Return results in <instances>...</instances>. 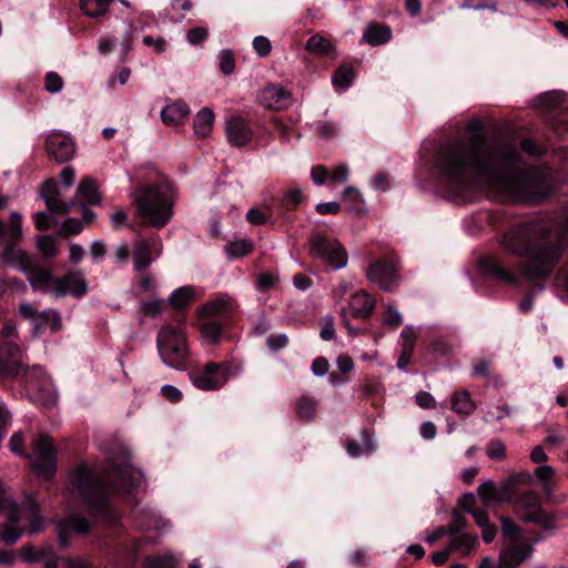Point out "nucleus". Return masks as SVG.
Segmentation results:
<instances>
[{
  "label": "nucleus",
  "instance_id": "f257e3e1",
  "mask_svg": "<svg viewBox=\"0 0 568 568\" xmlns=\"http://www.w3.org/2000/svg\"><path fill=\"white\" fill-rule=\"evenodd\" d=\"M508 143L487 144L485 136L457 139L442 145L436 165L456 192L480 187L503 202L537 203L550 193L545 179L520 165Z\"/></svg>",
  "mask_w": 568,
  "mask_h": 568
},
{
  "label": "nucleus",
  "instance_id": "f03ea898",
  "mask_svg": "<svg viewBox=\"0 0 568 568\" xmlns=\"http://www.w3.org/2000/svg\"><path fill=\"white\" fill-rule=\"evenodd\" d=\"M500 245L510 255L526 256L520 264L525 278L530 282L547 278L568 248V212L556 234L544 223H524L508 230Z\"/></svg>",
  "mask_w": 568,
  "mask_h": 568
},
{
  "label": "nucleus",
  "instance_id": "7ed1b4c3",
  "mask_svg": "<svg viewBox=\"0 0 568 568\" xmlns=\"http://www.w3.org/2000/svg\"><path fill=\"white\" fill-rule=\"evenodd\" d=\"M142 477L128 462L113 463L103 469L80 465L70 474V483L91 511L104 515L109 510L111 490L129 491L141 484Z\"/></svg>",
  "mask_w": 568,
  "mask_h": 568
},
{
  "label": "nucleus",
  "instance_id": "20e7f679",
  "mask_svg": "<svg viewBox=\"0 0 568 568\" xmlns=\"http://www.w3.org/2000/svg\"><path fill=\"white\" fill-rule=\"evenodd\" d=\"M0 515L8 519L2 526L1 538L7 545H13L22 536L23 528L16 525L23 524L30 535L43 528L40 507L33 498H27L21 505H17L11 495L0 488Z\"/></svg>",
  "mask_w": 568,
  "mask_h": 568
},
{
  "label": "nucleus",
  "instance_id": "39448f33",
  "mask_svg": "<svg viewBox=\"0 0 568 568\" xmlns=\"http://www.w3.org/2000/svg\"><path fill=\"white\" fill-rule=\"evenodd\" d=\"M133 196L144 225L161 229L169 223L173 213V195L168 185H141L135 189Z\"/></svg>",
  "mask_w": 568,
  "mask_h": 568
},
{
  "label": "nucleus",
  "instance_id": "423d86ee",
  "mask_svg": "<svg viewBox=\"0 0 568 568\" xmlns=\"http://www.w3.org/2000/svg\"><path fill=\"white\" fill-rule=\"evenodd\" d=\"M156 346L162 362L176 371L189 368L190 351L185 333L180 327L163 326L156 337Z\"/></svg>",
  "mask_w": 568,
  "mask_h": 568
},
{
  "label": "nucleus",
  "instance_id": "0eeeda50",
  "mask_svg": "<svg viewBox=\"0 0 568 568\" xmlns=\"http://www.w3.org/2000/svg\"><path fill=\"white\" fill-rule=\"evenodd\" d=\"M22 235V215L19 212H11L10 224L6 232V246L0 253V262L22 273H31L32 263L28 254L17 246Z\"/></svg>",
  "mask_w": 568,
  "mask_h": 568
},
{
  "label": "nucleus",
  "instance_id": "6e6552de",
  "mask_svg": "<svg viewBox=\"0 0 568 568\" xmlns=\"http://www.w3.org/2000/svg\"><path fill=\"white\" fill-rule=\"evenodd\" d=\"M516 514L524 523H532L546 530L555 529L556 517L541 508L540 496L532 490L523 493L516 504Z\"/></svg>",
  "mask_w": 568,
  "mask_h": 568
},
{
  "label": "nucleus",
  "instance_id": "1a4fd4ad",
  "mask_svg": "<svg viewBox=\"0 0 568 568\" xmlns=\"http://www.w3.org/2000/svg\"><path fill=\"white\" fill-rule=\"evenodd\" d=\"M310 254L325 261L335 270L344 268L348 261L343 245L337 240L322 233H312L310 236Z\"/></svg>",
  "mask_w": 568,
  "mask_h": 568
},
{
  "label": "nucleus",
  "instance_id": "9d476101",
  "mask_svg": "<svg viewBox=\"0 0 568 568\" xmlns=\"http://www.w3.org/2000/svg\"><path fill=\"white\" fill-rule=\"evenodd\" d=\"M31 467L42 477L50 478L57 469V450L52 439L47 435H39L32 443Z\"/></svg>",
  "mask_w": 568,
  "mask_h": 568
},
{
  "label": "nucleus",
  "instance_id": "9b49d317",
  "mask_svg": "<svg viewBox=\"0 0 568 568\" xmlns=\"http://www.w3.org/2000/svg\"><path fill=\"white\" fill-rule=\"evenodd\" d=\"M231 374V366L225 362H210L189 375L191 383L201 390H215L223 387Z\"/></svg>",
  "mask_w": 568,
  "mask_h": 568
},
{
  "label": "nucleus",
  "instance_id": "f8f14e48",
  "mask_svg": "<svg viewBox=\"0 0 568 568\" xmlns=\"http://www.w3.org/2000/svg\"><path fill=\"white\" fill-rule=\"evenodd\" d=\"M18 314L21 318L30 322L34 334L45 328H50L51 332L57 333L62 327L61 315L54 308H45L39 312L37 307L30 303L22 301L19 304Z\"/></svg>",
  "mask_w": 568,
  "mask_h": 568
},
{
  "label": "nucleus",
  "instance_id": "ddd939ff",
  "mask_svg": "<svg viewBox=\"0 0 568 568\" xmlns=\"http://www.w3.org/2000/svg\"><path fill=\"white\" fill-rule=\"evenodd\" d=\"M399 267L394 260L381 258L366 270L368 281L377 284L383 291H393L399 282Z\"/></svg>",
  "mask_w": 568,
  "mask_h": 568
},
{
  "label": "nucleus",
  "instance_id": "4468645a",
  "mask_svg": "<svg viewBox=\"0 0 568 568\" xmlns=\"http://www.w3.org/2000/svg\"><path fill=\"white\" fill-rule=\"evenodd\" d=\"M23 351L16 341H6L0 344V375H27L29 368L22 362Z\"/></svg>",
  "mask_w": 568,
  "mask_h": 568
},
{
  "label": "nucleus",
  "instance_id": "2eb2a0df",
  "mask_svg": "<svg viewBox=\"0 0 568 568\" xmlns=\"http://www.w3.org/2000/svg\"><path fill=\"white\" fill-rule=\"evenodd\" d=\"M45 149L48 154L59 163L70 161L75 151L72 139L60 131H52L48 134Z\"/></svg>",
  "mask_w": 568,
  "mask_h": 568
},
{
  "label": "nucleus",
  "instance_id": "dca6fc26",
  "mask_svg": "<svg viewBox=\"0 0 568 568\" xmlns=\"http://www.w3.org/2000/svg\"><path fill=\"white\" fill-rule=\"evenodd\" d=\"M87 292L88 285L80 271H70L53 281V293L55 296L70 294L74 297H81Z\"/></svg>",
  "mask_w": 568,
  "mask_h": 568
},
{
  "label": "nucleus",
  "instance_id": "f3484780",
  "mask_svg": "<svg viewBox=\"0 0 568 568\" xmlns=\"http://www.w3.org/2000/svg\"><path fill=\"white\" fill-rule=\"evenodd\" d=\"M532 551V546L527 541L507 542L499 554L501 568H518Z\"/></svg>",
  "mask_w": 568,
  "mask_h": 568
},
{
  "label": "nucleus",
  "instance_id": "a211bd4d",
  "mask_svg": "<svg viewBox=\"0 0 568 568\" xmlns=\"http://www.w3.org/2000/svg\"><path fill=\"white\" fill-rule=\"evenodd\" d=\"M260 103L270 110H285L292 104V93L280 84H270L261 90Z\"/></svg>",
  "mask_w": 568,
  "mask_h": 568
},
{
  "label": "nucleus",
  "instance_id": "6ab92c4d",
  "mask_svg": "<svg viewBox=\"0 0 568 568\" xmlns=\"http://www.w3.org/2000/svg\"><path fill=\"white\" fill-rule=\"evenodd\" d=\"M227 141L233 146L246 145L253 136L251 125L241 116H231L225 123Z\"/></svg>",
  "mask_w": 568,
  "mask_h": 568
},
{
  "label": "nucleus",
  "instance_id": "aec40b11",
  "mask_svg": "<svg viewBox=\"0 0 568 568\" xmlns=\"http://www.w3.org/2000/svg\"><path fill=\"white\" fill-rule=\"evenodd\" d=\"M303 201V191L300 187H292L283 191L277 203L266 206L271 213H275L278 219L287 220L286 212L294 211Z\"/></svg>",
  "mask_w": 568,
  "mask_h": 568
},
{
  "label": "nucleus",
  "instance_id": "412c9836",
  "mask_svg": "<svg viewBox=\"0 0 568 568\" xmlns=\"http://www.w3.org/2000/svg\"><path fill=\"white\" fill-rule=\"evenodd\" d=\"M41 196L48 210L58 214H68L75 204L73 201L68 203L61 200L54 181H47L42 184Z\"/></svg>",
  "mask_w": 568,
  "mask_h": 568
},
{
  "label": "nucleus",
  "instance_id": "4be33fe9",
  "mask_svg": "<svg viewBox=\"0 0 568 568\" xmlns=\"http://www.w3.org/2000/svg\"><path fill=\"white\" fill-rule=\"evenodd\" d=\"M478 264L481 272L488 277L504 283L517 284L515 274L505 268L496 257L483 256Z\"/></svg>",
  "mask_w": 568,
  "mask_h": 568
},
{
  "label": "nucleus",
  "instance_id": "5701e85b",
  "mask_svg": "<svg viewBox=\"0 0 568 568\" xmlns=\"http://www.w3.org/2000/svg\"><path fill=\"white\" fill-rule=\"evenodd\" d=\"M376 306L375 298L366 291L361 290L351 296L348 311L353 317L367 318Z\"/></svg>",
  "mask_w": 568,
  "mask_h": 568
},
{
  "label": "nucleus",
  "instance_id": "b1692460",
  "mask_svg": "<svg viewBox=\"0 0 568 568\" xmlns=\"http://www.w3.org/2000/svg\"><path fill=\"white\" fill-rule=\"evenodd\" d=\"M161 244L156 240H139L133 246V262L138 272H141L150 266L152 263L151 251L155 250L160 254Z\"/></svg>",
  "mask_w": 568,
  "mask_h": 568
},
{
  "label": "nucleus",
  "instance_id": "393cba45",
  "mask_svg": "<svg viewBox=\"0 0 568 568\" xmlns=\"http://www.w3.org/2000/svg\"><path fill=\"white\" fill-rule=\"evenodd\" d=\"M21 556L27 562L42 561L44 568H57L58 557L51 545L43 546L38 550L30 545H26L21 549Z\"/></svg>",
  "mask_w": 568,
  "mask_h": 568
},
{
  "label": "nucleus",
  "instance_id": "a878e982",
  "mask_svg": "<svg viewBox=\"0 0 568 568\" xmlns=\"http://www.w3.org/2000/svg\"><path fill=\"white\" fill-rule=\"evenodd\" d=\"M89 521L80 516H70L58 525V537L62 547L69 542V537L72 532L87 534L89 531Z\"/></svg>",
  "mask_w": 568,
  "mask_h": 568
},
{
  "label": "nucleus",
  "instance_id": "bb28decb",
  "mask_svg": "<svg viewBox=\"0 0 568 568\" xmlns=\"http://www.w3.org/2000/svg\"><path fill=\"white\" fill-rule=\"evenodd\" d=\"M477 491L484 505H488L493 501L501 503L509 498V483L497 487L493 480H486L478 486Z\"/></svg>",
  "mask_w": 568,
  "mask_h": 568
},
{
  "label": "nucleus",
  "instance_id": "cd10ccee",
  "mask_svg": "<svg viewBox=\"0 0 568 568\" xmlns=\"http://www.w3.org/2000/svg\"><path fill=\"white\" fill-rule=\"evenodd\" d=\"M392 39V29L384 23L369 22L364 29L362 40L372 47L387 43Z\"/></svg>",
  "mask_w": 568,
  "mask_h": 568
},
{
  "label": "nucleus",
  "instance_id": "c85d7f7f",
  "mask_svg": "<svg viewBox=\"0 0 568 568\" xmlns=\"http://www.w3.org/2000/svg\"><path fill=\"white\" fill-rule=\"evenodd\" d=\"M190 114V108L186 103L178 100L165 105L161 111V119L166 125H179L183 123Z\"/></svg>",
  "mask_w": 568,
  "mask_h": 568
},
{
  "label": "nucleus",
  "instance_id": "c756f323",
  "mask_svg": "<svg viewBox=\"0 0 568 568\" xmlns=\"http://www.w3.org/2000/svg\"><path fill=\"white\" fill-rule=\"evenodd\" d=\"M77 196L84 201L83 204L100 205L101 195L98 190V183L94 179L85 176L78 185Z\"/></svg>",
  "mask_w": 568,
  "mask_h": 568
},
{
  "label": "nucleus",
  "instance_id": "7c9ffc66",
  "mask_svg": "<svg viewBox=\"0 0 568 568\" xmlns=\"http://www.w3.org/2000/svg\"><path fill=\"white\" fill-rule=\"evenodd\" d=\"M233 311V304L230 297H220L205 303L199 311L200 317H206L229 314Z\"/></svg>",
  "mask_w": 568,
  "mask_h": 568
},
{
  "label": "nucleus",
  "instance_id": "2f4dec72",
  "mask_svg": "<svg viewBox=\"0 0 568 568\" xmlns=\"http://www.w3.org/2000/svg\"><path fill=\"white\" fill-rule=\"evenodd\" d=\"M213 123H214L213 111L209 108L201 109L194 118V122H193L194 133L199 138L207 136L213 129Z\"/></svg>",
  "mask_w": 568,
  "mask_h": 568
},
{
  "label": "nucleus",
  "instance_id": "473e14b6",
  "mask_svg": "<svg viewBox=\"0 0 568 568\" xmlns=\"http://www.w3.org/2000/svg\"><path fill=\"white\" fill-rule=\"evenodd\" d=\"M361 435L363 438V445L358 444L354 439H348L345 444V448L348 455L352 457H359L365 454H371L375 449L369 432L367 429H362Z\"/></svg>",
  "mask_w": 568,
  "mask_h": 568
},
{
  "label": "nucleus",
  "instance_id": "72a5a7b5",
  "mask_svg": "<svg viewBox=\"0 0 568 568\" xmlns=\"http://www.w3.org/2000/svg\"><path fill=\"white\" fill-rule=\"evenodd\" d=\"M449 536L450 538L447 544V548L450 552L464 550L465 554H469L478 544L477 537L469 534H456Z\"/></svg>",
  "mask_w": 568,
  "mask_h": 568
},
{
  "label": "nucleus",
  "instance_id": "f704fd0d",
  "mask_svg": "<svg viewBox=\"0 0 568 568\" xmlns=\"http://www.w3.org/2000/svg\"><path fill=\"white\" fill-rule=\"evenodd\" d=\"M476 406L468 390H459L452 396V409L457 414L470 415Z\"/></svg>",
  "mask_w": 568,
  "mask_h": 568
},
{
  "label": "nucleus",
  "instance_id": "c9c22d12",
  "mask_svg": "<svg viewBox=\"0 0 568 568\" xmlns=\"http://www.w3.org/2000/svg\"><path fill=\"white\" fill-rule=\"evenodd\" d=\"M114 0H80L82 12L90 18H98L108 12Z\"/></svg>",
  "mask_w": 568,
  "mask_h": 568
},
{
  "label": "nucleus",
  "instance_id": "e433bc0d",
  "mask_svg": "<svg viewBox=\"0 0 568 568\" xmlns=\"http://www.w3.org/2000/svg\"><path fill=\"white\" fill-rule=\"evenodd\" d=\"M31 275V278L29 280L30 285L33 290H40L45 292L50 284H53V281L55 278L52 277V274L49 270L45 268H39L36 270L32 266V272L28 273Z\"/></svg>",
  "mask_w": 568,
  "mask_h": 568
},
{
  "label": "nucleus",
  "instance_id": "4c0bfd02",
  "mask_svg": "<svg viewBox=\"0 0 568 568\" xmlns=\"http://www.w3.org/2000/svg\"><path fill=\"white\" fill-rule=\"evenodd\" d=\"M194 300V290L192 286H182L175 290L170 296V304L181 310L187 306Z\"/></svg>",
  "mask_w": 568,
  "mask_h": 568
},
{
  "label": "nucleus",
  "instance_id": "58836bf2",
  "mask_svg": "<svg viewBox=\"0 0 568 568\" xmlns=\"http://www.w3.org/2000/svg\"><path fill=\"white\" fill-rule=\"evenodd\" d=\"M317 402L313 397L302 396L296 404V414L298 418L310 422L316 413Z\"/></svg>",
  "mask_w": 568,
  "mask_h": 568
},
{
  "label": "nucleus",
  "instance_id": "ea45409f",
  "mask_svg": "<svg viewBox=\"0 0 568 568\" xmlns=\"http://www.w3.org/2000/svg\"><path fill=\"white\" fill-rule=\"evenodd\" d=\"M306 50L317 54H328L334 51V45L326 38L314 34L307 41L305 45Z\"/></svg>",
  "mask_w": 568,
  "mask_h": 568
},
{
  "label": "nucleus",
  "instance_id": "a19ab883",
  "mask_svg": "<svg viewBox=\"0 0 568 568\" xmlns=\"http://www.w3.org/2000/svg\"><path fill=\"white\" fill-rule=\"evenodd\" d=\"M253 243L247 239L229 242L225 245V252L232 258L243 257L253 250Z\"/></svg>",
  "mask_w": 568,
  "mask_h": 568
},
{
  "label": "nucleus",
  "instance_id": "79ce46f5",
  "mask_svg": "<svg viewBox=\"0 0 568 568\" xmlns=\"http://www.w3.org/2000/svg\"><path fill=\"white\" fill-rule=\"evenodd\" d=\"M200 329L202 336L211 343L215 344L220 341L222 327L219 322L210 318L204 320L200 326Z\"/></svg>",
  "mask_w": 568,
  "mask_h": 568
},
{
  "label": "nucleus",
  "instance_id": "37998d69",
  "mask_svg": "<svg viewBox=\"0 0 568 568\" xmlns=\"http://www.w3.org/2000/svg\"><path fill=\"white\" fill-rule=\"evenodd\" d=\"M354 80V69L347 65H341L333 74L332 81L335 87L348 88Z\"/></svg>",
  "mask_w": 568,
  "mask_h": 568
},
{
  "label": "nucleus",
  "instance_id": "c03bdc74",
  "mask_svg": "<svg viewBox=\"0 0 568 568\" xmlns=\"http://www.w3.org/2000/svg\"><path fill=\"white\" fill-rule=\"evenodd\" d=\"M165 306V302L162 298H156L152 301H142L140 303V312L148 317H155L160 313H162Z\"/></svg>",
  "mask_w": 568,
  "mask_h": 568
},
{
  "label": "nucleus",
  "instance_id": "a18cd8bd",
  "mask_svg": "<svg viewBox=\"0 0 568 568\" xmlns=\"http://www.w3.org/2000/svg\"><path fill=\"white\" fill-rule=\"evenodd\" d=\"M343 199L351 203L349 210L361 212L364 201L361 192L354 186H347L343 192Z\"/></svg>",
  "mask_w": 568,
  "mask_h": 568
},
{
  "label": "nucleus",
  "instance_id": "49530a36",
  "mask_svg": "<svg viewBox=\"0 0 568 568\" xmlns=\"http://www.w3.org/2000/svg\"><path fill=\"white\" fill-rule=\"evenodd\" d=\"M37 247L45 257H52L58 253L55 240L50 235L39 236L37 240Z\"/></svg>",
  "mask_w": 568,
  "mask_h": 568
},
{
  "label": "nucleus",
  "instance_id": "de8ad7c7",
  "mask_svg": "<svg viewBox=\"0 0 568 568\" xmlns=\"http://www.w3.org/2000/svg\"><path fill=\"white\" fill-rule=\"evenodd\" d=\"M501 521V532L505 537L509 538L508 542H520V529L519 527L509 518L503 517Z\"/></svg>",
  "mask_w": 568,
  "mask_h": 568
},
{
  "label": "nucleus",
  "instance_id": "09e8293b",
  "mask_svg": "<svg viewBox=\"0 0 568 568\" xmlns=\"http://www.w3.org/2000/svg\"><path fill=\"white\" fill-rule=\"evenodd\" d=\"M63 84V79L57 72L50 71L44 77V89L51 94L59 93Z\"/></svg>",
  "mask_w": 568,
  "mask_h": 568
},
{
  "label": "nucleus",
  "instance_id": "8fccbe9b",
  "mask_svg": "<svg viewBox=\"0 0 568 568\" xmlns=\"http://www.w3.org/2000/svg\"><path fill=\"white\" fill-rule=\"evenodd\" d=\"M462 9H471V10H490L493 12L497 11V2L495 0H463L460 4Z\"/></svg>",
  "mask_w": 568,
  "mask_h": 568
},
{
  "label": "nucleus",
  "instance_id": "3c124183",
  "mask_svg": "<svg viewBox=\"0 0 568 568\" xmlns=\"http://www.w3.org/2000/svg\"><path fill=\"white\" fill-rule=\"evenodd\" d=\"M145 568H175L172 557L153 556L144 559Z\"/></svg>",
  "mask_w": 568,
  "mask_h": 568
},
{
  "label": "nucleus",
  "instance_id": "603ef678",
  "mask_svg": "<svg viewBox=\"0 0 568 568\" xmlns=\"http://www.w3.org/2000/svg\"><path fill=\"white\" fill-rule=\"evenodd\" d=\"M266 206H267V204H265V210L267 211V213H264L260 209H256V207L250 209L246 213L247 222H250L253 225L265 224L268 221V219L274 214V213H271L266 209Z\"/></svg>",
  "mask_w": 568,
  "mask_h": 568
},
{
  "label": "nucleus",
  "instance_id": "864d4df0",
  "mask_svg": "<svg viewBox=\"0 0 568 568\" xmlns=\"http://www.w3.org/2000/svg\"><path fill=\"white\" fill-rule=\"evenodd\" d=\"M219 61H220V70L224 74H231L233 73L235 69V60L232 51L230 50H222L219 54Z\"/></svg>",
  "mask_w": 568,
  "mask_h": 568
},
{
  "label": "nucleus",
  "instance_id": "5fc2aeb1",
  "mask_svg": "<svg viewBox=\"0 0 568 568\" xmlns=\"http://www.w3.org/2000/svg\"><path fill=\"white\" fill-rule=\"evenodd\" d=\"M338 126L335 123L318 121L315 123V132L322 139H331L336 135Z\"/></svg>",
  "mask_w": 568,
  "mask_h": 568
},
{
  "label": "nucleus",
  "instance_id": "6e6d98bb",
  "mask_svg": "<svg viewBox=\"0 0 568 568\" xmlns=\"http://www.w3.org/2000/svg\"><path fill=\"white\" fill-rule=\"evenodd\" d=\"M486 453L490 459H503L506 456V446L500 439H493L489 442Z\"/></svg>",
  "mask_w": 568,
  "mask_h": 568
},
{
  "label": "nucleus",
  "instance_id": "4d7b16f0",
  "mask_svg": "<svg viewBox=\"0 0 568 568\" xmlns=\"http://www.w3.org/2000/svg\"><path fill=\"white\" fill-rule=\"evenodd\" d=\"M9 448L10 450L19 456H24L26 458L30 459L31 455L26 454L24 447H23V436L20 432L13 433L9 440Z\"/></svg>",
  "mask_w": 568,
  "mask_h": 568
},
{
  "label": "nucleus",
  "instance_id": "13d9d810",
  "mask_svg": "<svg viewBox=\"0 0 568 568\" xmlns=\"http://www.w3.org/2000/svg\"><path fill=\"white\" fill-rule=\"evenodd\" d=\"M82 229H83V225H82L81 221H79L74 217H68L61 226L60 235L69 236L72 234H78L82 231Z\"/></svg>",
  "mask_w": 568,
  "mask_h": 568
},
{
  "label": "nucleus",
  "instance_id": "bf43d9fd",
  "mask_svg": "<svg viewBox=\"0 0 568 568\" xmlns=\"http://www.w3.org/2000/svg\"><path fill=\"white\" fill-rule=\"evenodd\" d=\"M253 48L260 57L264 58L270 54L272 44L268 38L264 36H257L253 40Z\"/></svg>",
  "mask_w": 568,
  "mask_h": 568
},
{
  "label": "nucleus",
  "instance_id": "052dcab7",
  "mask_svg": "<svg viewBox=\"0 0 568 568\" xmlns=\"http://www.w3.org/2000/svg\"><path fill=\"white\" fill-rule=\"evenodd\" d=\"M467 525L466 519L457 511L453 514L452 521L445 526L448 535H456L462 532Z\"/></svg>",
  "mask_w": 568,
  "mask_h": 568
},
{
  "label": "nucleus",
  "instance_id": "680f3d73",
  "mask_svg": "<svg viewBox=\"0 0 568 568\" xmlns=\"http://www.w3.org/2000/svg\"><path fill=\"white\" fill-rule=\"evenodd\" d=\"M207 29L203 27H195L187 31L186 39L191 44L197 45L202 43L207 38Z\"/></svg>",
  "mask_w": 568,
  "mask_h": 568
},
{
  "label": "nucleus",
  "instance_id": "e2e57ef3",
  "mask_svg": "<svg viewBox=\"0 0 568 568\" xmlns=\"http://www.w3.org/2000/svg\"><path fill=\"white\" fill-rule=\"evenodd\" d=\"M161 395L170 403L176 404L182 400V392L173 385H164L161 387Z\"/></svg>",
  "mask_w": 568,
  "mask_h": 568
},
{
  "label": "nucleus",
  "instance_id": "0e129e2a",
  "mask_svg": "<svg viewBox=\"0 0 568 568\" xmlns=\"http://www.w3.org/2000/svg\"><path fill=\"white\" fill-rule=\"evenodd\" d=\"M288 344V336L286 334L270 335L266 338V346L272 352H277Z\"/></svg>",
  "mask_w": 568,
  "mask_h": 568
},
{
  "label": "nucleus",
  "instance_id": "69168bd1",
  "mask_svg": "<svg viewBox=\"0 0 568 568\" xmlns=\"http://www.w3.org/2000/svg\"><path fill=\"white\" fill-rule=\"evenodd\" d=\"M511 413H513V409L508 405L496 406L494 409H490V410L487 412L486 420L487 422H489V420H497V422H499L503 418H505L507 416H510Z\"/></svg>",
  "mask_w": 568,
  "mask_h": 568
},
{
  "label": "nucleus",
  "instance_id": "338daca9",
  "mask_svg": "<svg viewBox=\"0 0 568 568\" xmlns=\"http://www.w3.org/2000/svg\"><path fill=\"white\" fill-rule=\"evenodd\" d=\"M416 404L424 409L428 408H435L436 407V400L433 397V395L428 392L420 390L415 396Z\"/></svg>",
  "mask_w": 568,
  "mask_h": 568
},
{
  "label": "nucleus",
  "instance_id": "774afa93",
  "mask_svg": "<svg viewBox=\"0 0 568 568\" xmlns=\"http://www.w3.org/2000/svg\"><path fill=\"white\" fill-rule=\"evenodd\" d=\"M384 324L387 326H392L393 328H397L402 324V315L397 310L392 306L386 308V314L384 317Z\"/></svg>",
  "mask_w": 568,
  "mask_h": 568
}]
</instances>
